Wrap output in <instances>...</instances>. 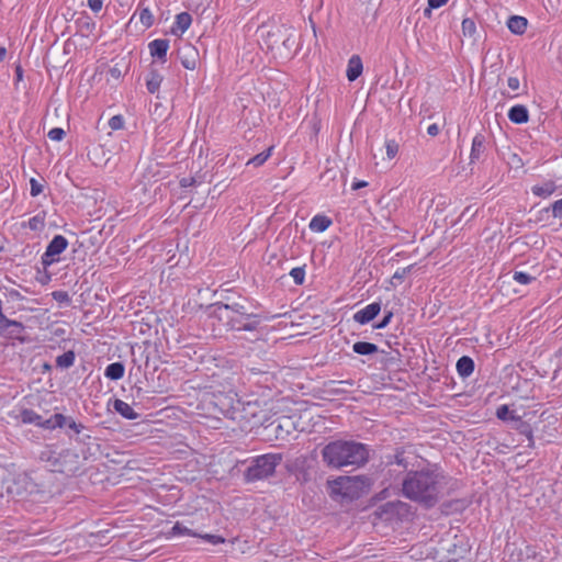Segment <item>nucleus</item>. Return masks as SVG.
Here are the masks:
<instances>
[{
	"instance_id": "f257e3e1",
	"label": "nucleus",
	"mask_w": 562,
	"mask_h": 562,
	"mask_svg": "<svg viewBox=\"0 0 562 562\" xmlns=\"http://www.w3.org/2000/svg\"><path fill=\"white\" fill-rule=\"evenodd\" d=\"M442 479V475L429 469L420 471L411 470L402 483L403 495L426 508H431L439 502Z\"/></svg>"
},
{
	"instance_id": "f03ea898",
	"label": "nucleus",
	"mask_w": 562,
	"mask_h": 562,
	"mask_svg": "<svg viewBox=\"0 0 562 562\" xmlns=\"http://www.w3.org/2000/svg\"><path fill=\"white\" fill-rule=\"evenodd\" d=\"M55 479L46 469L21 473L8 481L5 493L16 501L46 498L54 493Z\"/></svg>"
},
{
	"instance_id": "7ed1b4c3",
	"label": "nucleus",
	"mask_w": 562,
	"mask_h": 562,
	"mask_svg": "<svg viewBox=\"0 0 562 562\" xmlns=\"http://www.w3.org/2000/svg\"><path fill=\"white\" fill-rule=\"evenodd\" d=\"M321 454L329 469H359L368 463L370 449L368 445L356 440L337 439L325 445Z\"/></svg>"
},
{
	"instance_id": "20e7f679",
	"label": "nucleus",
	"mask_w": 562,
	"mask_h": 562,
	"mask_svg": "<svg viewBox=\"0 0 562 562\" xmlns=\"http://www.w3.org/2000/svg\"><path fill=\"white\" fill-rule=\"evenodd\" d=\"M257 33L260 43L274 58L289 59L295 45L294 30L285 24H262Z\"/></svg>"
},
{
	"instance_id": "39448f33",
	"label": "nucleus",
	"mask_w": 562,
	"mask_h": 562,
	"mask_svg": "<svg viewBox=\"0 0 562 562\" xmlns=\"http://www.w3.org/2000/svg\"><path fill=\"white\" fill-rule=\"evenodd\" d=\"M41 460L46 462L53 475L56 472L65 474L67 476H76L82 472L83 459L82 454L74 449H63L60 452H56L52 449H46L41 452Z\"/></svg>"
},
{
	"instance_id": "423d86ee",
	"label": "nucleus",
	"mask_w": 562,
	"mask_h": 562,
	"mask_svg": "<svg viewBox=\"0 0 562 562\" xmlns=\"http://www.w3.org/2000/svg\"><path fill=\"white\" fill-rule=\"evenodd\" d=\"M267 419V411L261 407L258 400L237 397L232 420L238 423L241 428L252 429L263 426Z\"/></svg>"
},
{
	"instance_id": "0eeeda50",
	"label": "nucleus",
	"mask_w": 562,
	"mask_h": 562,
	"mask_svg": "<svg viewBox=\"0 0 562 562\" xmlns=\"http://www.w3.org/2000/svg\"><path fill=\"white\" fill-rule=\"evenodd\" d=\"M281 461V453H266L256 457L244 472L245 482L252 483L272 476Z\"/></svg>"
},
{
	"instance_id": "6e6552de",
	"label": "nucleus",
	"mask_w": 562,
	"mask_h": 562,
	"mask_svg": "<svg viewBox=\"0 0 562 562\" xmlns=\"http://www.w3.org/2000/svg\"><path fill=\"white\" fill-rule=\"evenodd\" d=\"M362 483L360 476H338L335 480L328 481V490L331 497H342L353 499L359 496L360 484Z\"/></svg>"
},
{
	"instance_id": "1a4fd4ad",
	"label": "nucleus",
	"mask_w": 562,
	"mask_h": 562,
	"mask_svg": "<svg viewBox=\"0 0 562 562\" xmlns=\"http://www.w3.org/2000/svg\"><path fill=\"white\" fill-rule=\"evenodd\" d=\"M257 307L247 297L239 296L237 300H227V302H217L214 304L213 316L220 321L234 317L238 314H245Z\"/></svg>"
},
{
	"instance_id": "9d476101",
	"label": "nucleus",
	"mask_w": 562,
	"mask_h": 562,
	"mask_svg": "<svg viewBox=\"0 0 562 562\" xmlns=\"http://www.w3.org/2000/svg\"><path fill=\"white\" fill-rule=\"evenodd\" d=\"M265 319L256 310H251L245 314L223 319V322L228 330L257 331Z\"/></svg>"
},
{
	"instance_id": "9b49d317",
	"label": "nucleus",
	"mask_w": 562,
	"mask_h": 562,
	"mask_svg": "<svg viewBox=\"0 0 562 562\" xmlns=\"http://www.w3.org/2000/svg\"><path fill=\"white\" fill-rule=\"evenodd\" d=\"M237 397V394L233 391L212 393L207 404L213 407V414H221L232 419Z\"/></svg>"
},
{
	"instance_id": "f8f14e48",
	"label": "nucleus",
	"mask_w": 562,
	"mask_h": 562,
	"mask_svg": "<svg viewBox=\"0 0 562 562\" xmlns=\"http://www.w3.org/2000/svg\"><path fill=\"white\" fill-rule=\"evenodd\" d=\"M56 428L64 429L70 440H72L75 435H80L82 431L87 430L83 424L77 423L71 416H66L60 413H55L47 419L46 429L53 430Z\"/></svg>"
},
{
	"instance_id": "ddd939ff",
	"label": "nucleus",
	"mask_w": 562,
	"mask_h": 562,
	"mask_svg": "<svg viewBox=\"0 0 562 562\" xmlns=\"http://www.w3.org/2000/svg\"><path fill=\"white\" fill-rule=\"evenodd\" d=\"M68 246V240L63 235H56L48 243L45 252L42 255L41 262L43 267L46 269L55 262H58L59 256L63 251L66 250Z\"/></svg>"
},
{
	"instance_id": "4468645a",
	"label": "nucleus",
	"mask_w": 562,
	"mask_h": 562,
	"mask_svg": "<svg viewBox=\"0 0 562 562\" xmlns=\"http://www.w3.org/2000/svg\"><path fill=\"white\" fill-rule=\"evenodd\" d=\"M314 459L307 456L296 457L288 467L289 471L295 475L296 480L301 483H306L312 480Z\"/></svg>"
},
{
	"instance_id": "2eb2a0df",
	"label": "nucleus",
	"mask_w": 562,
	"mask_h": 562,
	"mask_svg": "<svg viewBox=\"0 0 562 562\" xmlns=\"http://www.w3.org/2000/svg\"><path fill=\"white\" fill-rule=\"evenodd\" d=\"M415 459V456L413 452L407 451L405 448L400 447L394 450V453L386 454L384 463L387 467L391 465H398L403 468L404 471L408 469L409 465H412V460Z\"/></svg>"
},
{
	"instance_id": "dca6fc26",
	"label": "nucleus",
	"mask_w": 562,
	"mask_h": 562,
	"mask_svg": "<svg viewBox=\"0 0 562 562\" xmlns=\"http://www.w3.org/2000/svg\"><path fill=\"white\" fill-rule=\"evenodd\" d=\"M381 312V303L373 302L356 312L352 316L353 321L360 325H366L373 321Z\"/></svg>"
},
{
	"instance_id": "f3484780",
	"label": "nucleus",
	"mask_w": 562,
	"mask_h": 562,
	"mask_svg": "<svg viewBox=\"0 0 562 562\" xmlns=\"http://www.w3.org/2000/svg\"><path fill=\"white\" fill-rule=\"evenodd\" d=\"M486 156V137L479 133L472 139L470 165L482 161Z\"/></svg>"
},
{
	"instance_id": "a211bd4d",
	"label": "nucleus",
	"mask_w": 562,
	"mask_h": 562,
	"mask_svg": "<svg viewBox=\"0 0 562 562\" xmlns=\"http://www.w3.org/2000/svg\"><path fill=\"white\" fill-rule=\"evenodd\" d=\"M512 428L517 430L520 435L525 436L528 440L527 447L535 448L533 430L529 423L524 420L520 416L515 414L510 415Z\"/></svg>"
},
{
	"instance_id": "6ab92c4d",
	"label": "nucleus",
	"mask_w": 562,
	"mask_h": 562,
	"mask_svg": "<svg viewBox=\"0 0 562 562\" xmlns=\"http://www.w3.org/2000/svg\"><path fill=\"white\" fill-rule=\"evenodd\" d=\"M75 442L78 445H82L86 448L81 450L82 459L88 460L90 457L94 456L100 450V445L94 442L91 435L81 432L80 435H75L72 438Z\"/></svg>"
},
{
	"instance_id": "aec40b11",
	"label": "nucleus",
	"mask_w": 562,
	"mask_h": 562,
	"mask_svg": "<svg viewBox=\"0 0 562 562\" xmlns=\"http://www.w3.org/2000/svg\"><path fill=\"white\" fill-rule=\"evenodd\" d=\"M150 55L162 63L166 61L167 52L169 49V40L157 38L148 44Z\"/></svg>"
},
{
	"instance_id": "412c9836",
	"label": "nucleus",
	"mask_w": 562,
	"mask_h": 562,
	"mask_svg": "<svg viewBox=\"0 0 562 562\" xmlns=\"http://www.w3.org/2000/svg\"><path fill=\"white\" fill-rule=\"evenodd\" d=\"M20 419L23 424H34L41 428L46 429L47 419H43V417L30 408H23L20 412Z\"/></svg>"
},
{
	"instance_id": "4be33fe9",
	"label": "nucleus",
	"mask_w": 562,
	"mask_h": 562,
	"mask_svg": "<svg viewBox=\"0 0 562 562\" xmlns=\"http://www.w3.org/2000/svg\"><path fill=\"white\" fill-rule=\"evenodd\" d=\"M508 119L515 124H525L529 120L528 109L522 104H516L508 111Z\"/></svg>"
},
{
	"instance_id": "5701e85b",
	"label": "nucleus",
	"mask_w": 562,
	"mask_h": 562,
	"mask_svg": "<svg viewBox=\"0 0 562 562\" xmlns=\"http://www.w3.org/2000/svg\"><path fill=\"white\" fill-rule=\"evenodd\" d=\"M448 553L447 562H458L468 552L467 546L462 541L453 542L445 548Z\"/></svg>"
},
{
	"instance_id": "b1692460",
	"label": "nucleus",
	"mask_w": 562,
	"mask_h": 562,
	"mask_svg": "<svg viewBox=\"0 0 562 562\" xmlns=\"http://www.w3.org/2000/svg\"><path fill=\"white\" fill-rule=\"evenodd\" d=\"M516 562H542V558L538 553L536 547L525 546L519 549Z\"/></svg>"
},
{
	"instance_id": "393cba45",
	"label": "nucleus",
	"mask_w": 562,
	"mask_h": 562,
	"mask_svg": "<svg viewBox=\"0 0 562 562\" xmlns=\"http://www.w3.org/2000/svg\"><path fill=\"white\" fill-rule=\"evenodd\" d=\"M363 66L362 60L358 55H352L348 61L347 78L349 81L357 80L362 74Z\"/></svg>"
},
{
	"instance_id": "a878e982",
	"label": "nucleus",
	"mask_w": 562,
	"mask_h": 562,
	"mask_svg": "<svg viewBox=\"0 0 562 562\" xmlns=\"http://www.w3.org/2000/svg\"><path fill=\"white\" fill-rule=\"evenodd\" d=\"M527 25H528L527 19L524 16H520V15H512L507 20L508 30L516 35L524 34L526 32Z\"/></svg>"
},
{
	"instance_id": "bb28decb",
	"label": "nucleus",
	"mask_w": 562,
	"mask_h": 562,
	"mask_svg": "<svg viewBox=\"0 0 562 562\" xmlns=\"http://www.w3.org/2000/svg\"><path fill=\"white\" fill-rule=\"evenodd\" d=\"M113 408L116 413L126 419L134 420L139 417V414L136 413L130 404L122 400H115L113 403Z\"/></svg>"
},
{
	"instance_id": "cd10ccee",
	"label": "nucleus",
	"mask_w": 562,
	"mask_h": 562,
	"mask_svg": "<svg viewBox=\"0 0 562 562\" xmlns=\"http://www.w3.org/2000/svg\"><path fill=\"white\" fill-rule=\"evenodd\" d=\"M457 371L461 378L470 376L474 371V361L469 356H462L457 361Z\"/></svg>"
},
{
	"instance_id": "c85d7f7f",
	"label": "nucleus",
	"mask_w": 562,
	"mask_h": 562,
	"mask_svg": "<svg viewBox=\"0 0 562 562\" xmlns=\"http://www.w3.org/2000/svg\"><path fill=\"white\" fill-rule=\"evenodd\" d=\"M331 225V220L326 215H315L310 222V229L316 233L325 232Z\"/></svg>"
},
{
	"instance_id": "c756f323",
	"label": "nucleus",
	"mask_w": 562,
	"mask_h": 562,
	"mask_svg": "<svg viewBox=\"0 0 562 562\" xmlns=\"http://www.w3.org/2000/svg\"><path fill=\"white\" fill-rule=\"evenodd\" d=\"M352 351L361 356H371L379 351V347L373 342L357 341L352 345Z\"/></svg>"
},
{
	"instance_id": "7c9ffc66",
	"label": "nucleus",
	"mask_w": 562,
	"mask_h": 562,
	"mask_svg": "<svg viewBox=\"0 0 562 562\" xmlns=\"http://www.w3.org/2000/svg\"><path fill=\"white\" fill-rule=\"evenodd\" d=\"M125 372V367L122 362H113L110 363L104 371L105 378L116 381L123 378Z\"/></svg>"
},
{
	"instance_id": "2f4dec72",
	"label": "nucleus",
	"mask_w": 562,
	"mask_h": 562,
	"mask_svg": "<svg viewBox=\"0 0 562 562\" xmlns=\"http://www.w3.org/2000/svg\"><path fill=\"white\" fill-rule=\"evenodd\" d=\"M162 81V76L156 69H150L146 78V87L149 93H155L159 90Z\"/></svg>"
},
{
	"instance_id": "473e14b6",
	"label": "nucleus",
	"mask_w": 562,
	"mask_h": 562,
	"mask_svg": "<svg viewBox=\"0 0 562 562\" xmlns=\"http://www.w3.org/2000/svg\"><path fill=\"white\" fill-rule=\"evenodd\" d=\"M557 190V186L553 181H548L543 186H533L531 191L535 195L540 198H548L553 194Z\"/></svg>"
},
{
	"instance_id": "72a5a7b5",
	"label": "nucleus",
	"mask_w": 562,
	"mask_h": 562,
	"mask_svg": "<svg viewBox=\"0 0 562 562\" xmlns=\"http://www.w3.org/2000/svg\"><path fill=\"white\" fill-rule=\"evenodd\" d=\"M192 18L188 12H181L177 14L175 25L176 27L172 29V32L176 33V29L179 30L181 33H184L191 25Z\"/></svg>"
},
{
	"instance_id": "f704fd0d",
	"label": "nucleus",
	"mask_w": 562,
	"mask_h": 562,
	"mask_svg": "<svg viewBox=\"0 0 562 562\" xmlns=\"http://www.w3.org/2000/svg\"><path fill=\"white\" fill-rule=\"evenodd\" d=\"M76 355L72 350H68L56 358V366L60 369H68L74 366Z\"/></svg>"
},
{
	"instance_id": "c9c22d12",
	"label": "nucleus",
	"mask_w": 562,
	"mask_h": 562,
	"mask_svg": "<svg viewBox=\"0 0 562 562\" xmlns=\"http://www.w3.org/2000/svg\"><path fill=\"white\" fill-rule=\"evenodd\" d=\"M272 150H273V147L271 146V147L267 148L266 150L257 154L256 156H254L252 158H250L247 161V166H250V165L254 167L262 166L268 160V158L271 156Z\"/></svg>"
},
{
	"instance_id": "e433bc0d",
	"label": "nucleus",
	"mask_w": 562,
	"mask_h": 562,
	"mask_svg": "<svg viewBox=\"0 0 562 562\" xmlns=\"http://www.w3.org/2000/svg\"><path fill=\"white\" fill-rule=\"evenodd\" d=\"M25 226L31 231L41 232L45 227V215L37 214L31 217Z\"/></svg>"
},
{
	"instance_id": "4c0bfd02",
	"label": "nucleus",
	"mask_w": 562,
	"mask_h": 562,
	"mask_svg": "<svg viewBox=\"0 0 562 562\" xmlns=\"http://www.w3.org/2000/svg\"><path fill=\"white\" fill-rule=\"evenodd\" d=\"M172 536H190V537H198L199 533L192 531L188 527H186L182 522L177 521L173 527L171 528Z\"/></svg>"
},
{
	"instance_id": "58836bf2",
	"label": "nucleus",
	"mask_w": 562,
	"mask_h": 562,
	"mask_svg": "<svg viewBox=\"0 0 562 562\" xmlns=\"http://www.w3.org/2000/svg\"><path fill=\"white\" fill-rule=\"evenodd\" d=\"M475 33H476L475 22L470 18L463 19V21H462L463 36L472 38L475 35Z\"/></svg>"
},
{
	"instance_id": "ea45409f",
	"label": "nucleus",
	"mask_w": 562,
	"mask_h": 562,
	"mask_svg": "<svg viewBox=\"0 0 562 562\" xmlns=\"http://www.w3.org/2000/svg\"><path fill=\"white\" fill-rule=\"evenodd\" d=\"M289 274L296 285H302L305 281V266L291 269Z\"/></svg>"
},
{
	"instance_id": "a19ab883",
	"label": "nucleus",
	"mask_w": 562,
	"mask_h": 562,
	"mask_svg": "<svg viewBox=\"0 0 562 562\" xmlns=\"http://www.w3.org/2000/svg\"><path fill=\"white\" fill-rule=\"evenodd\" d=\"M513 279L520 284H529L536 280L535 277L530 276L527 272H522V271H515L513 274Z\"/></svg>"
},
{
	"instance_id": "79ce46f5",
	"label": "nucleus",
	"mask_w": 562,
	"mask_h": 562,
	"mask_svg": "<svg viewBox=\"0 0 562 562\" xmlns=\"http://www.w3.org/2000/svg\"><path fill=\"white\" fill-rule=\"evenodd\" d=\"M139 20L145 27H150L154 24V15L148 8L140 11Z\"/></svg>"
},
{
	"instance_id": "37998d69",
	"label": "nucleus",
	"mask_w": 562,
	"mask_h": 562,
	"mask_svg": "<svg viewBox=\"0 0 562 562\" xmlns=\"http://www.w3.org/2000/svg\"><path fill=\"white\" fill-rule=\"evenodd\" d=\"M515 414L507 405H501L496 411V417L503 422H510V415Z\"/></svg>"
},
{
	"instance_id": "c03bdc74",
	"label": "nucleus",
	"mask_w": 562,
	"mask_h": 562,
	"mask_svg": "<svg viewBox=\"0 0 562 562\" xmlns=\"http://www.w3.org/2000/svg\"><path fill=\"white\" fill-rule=\"evenodd\" d=\"M552 211L553 217L562 218V199L554 201L550 207L544 209V212Z\"/></svg>"
},
{
	"instance_id": "a18cd8bd",
	"label": "nucleus",
	"mask_w": 562,
	"mask_h": 562,
	"mask_svg": "<svg viewBox=\"0 0 562 562\" xmlns=\"http://www.w3.org/2000/svg\"><path fill=\"white\" fill-rule=\"evenodd\" d=\"M393 316H394V314L392 311H385L383 318L379 323L374 324L373 328H375V329L385 328L391 323Z\"/></svg>"
},
{
	"instance_id": "49530a36",
	"label": "nucleus",
	"mask_w": 562,
	"mask_h": 562,
	"mask_svg": "<svg viewBox=\"0 0 562 562\" xmlns=\"http://www.w3.org/2000/svg\"><path fill=\"white\" fill-rule=\"evenodd\" d=\"M413 268L414 265L397 269L393 274L392 279L397 280L401 283L405 279V277L413 270Z\"/></svg>"
},
{
	"instance_id": "de8ad7c7",
	"label": "nucleus",
	"mask_w": 562,
	"mask_h": 562,
	"mask_svg": "<svg viewBox=\"0 0 562 562\" xmlns=\"http://www.w3.org/2000/svg\"><path fill=\"white\" fill-rule=\"evenodd\" d=\"M109 126L111 127V130L113 131H117V130H121L123 128L124 126V119L122 115H114L112 116L110 120H109Z\"/></svg>"
},
{
	"instance_id": "09e8293b",
	"label": "nucleus",
	"mask_w": 562,
	"mask_h": 562,
	"mask_svg": "<svg viewBox=\"0 0 562 562\" xmlns=\"http://www.w3.org/2000/svg\"><path fill=\"white\" fill-rule=\"evenodd\" d=\"M386 155L390 159L394 158L398 151V144L395 140H387L385 143Z\"/></svg>"
},
{
	"instance_id": "8fccbe9b",
	"label": "nucleus",
	"mask_w": 562,
	"mask_h": 562,
	"mask_svg": "<svg viewBox=\"0 0 562 562\" xmlns=\"http://www.w3.org/2000/svg\"><path fill=\"white\" fill-rule=\"evenodd\" d=\"M198 537L204 539L205 541H207L212 544H220V543L225 542V539L218 535L205 533V535H199Z\"/></svg>"
},
{
	"instance_id": "3c124183",
	"label": "nucleus",
	"mask_w": 562,
	"mask_h": 562,
	"mask_svg": "<svg viewBox=\"0 0 562 562\" xmlns=\"http://www.w3.org/2000/svg\"><path fill=\"white\" fill-rule=\"evenodd\" d=\"M49 139L60 142L65 137V131L60 127H54L48 132Z\"/></svg>"
},
{
	"instance_id": "603ef678",
	"label": "nucleus",
	"mask_w": 562,
	"mask_h": 562,
	"mask_svg": "<svg viewBox=\"0 0 562 562\" xmlns=\"http://www.w3.org/2000/svg\"><path fill=\"white\" fill-rule=\"evenodd\" d=\"M30 186H31L30 193L32 196H37L43 192V184L41 182H38L35 178H31Z\"/></svg>"
},
{
	"instance_id": "864d4df0",
	"label": "nucleus",
	"mask_w": 562,
	"mask_h": 562,
	"mask_svg": "<svg viewBox=\"0 0 562 562\" xmlns=\"http://www.w3.org/2000/svg\"><path fill=\"white\" fill-rule=\"evenodd\" d=\"M53 297L59 303L70 302V297L66 291H55L53 292Z\"/></svg>"
},
{
	"instance_id": "5fc2aeb1",
	"label": "nucleus",
	"mask_w": 562,
	"mask_h": 562,
	"mask_svg": "<svg viewBox=\"0 0 562 562\" xmlns=\"http://www.w3.org/2000/svg\"><path fill=\"white\" fill-rule=\"evenodd\" d=\"M103 0H88V7L93 12H99L102 9Z\"/></svg>"
},
{
	"instance_id": "6e6d98bb",
	"label": "nucleus",
	"mask_w": 562,
	"mask_h": 562,
	"mask_svg": "<svg viewBox=\"0 0 562 562\" xmlns=\"http://www.w3.org/2000/svg\"><path fill=\"white\" fill-rule=\"evenodd\" d=\"M179 183H180L181 188H188V187L198 184V181L195 178L190 177V178H182Z\"/></svg>"
},
{
	"instance_id": "4d7b16f0",
	"label": "nucleus",
	"mask_w": 562,
	"mask_h": 562,
	"mask_svg": "<svg viewBox=\"0 0 562 562\" xmlns=\"http://www.w3.org/2000/svg\"><path fill=\"white\" fill-rule=\"evenodd\" d=\"M509 164L514 168H521L524 166L522 159L517 154L512 155Z\"/></svg>"
},
{
	"instance_id": "13d9d810",
	"label": "nucleus",
	"mask_w": 562,
	"mask_h": 562,
	"mask_svg": "<svg viewBox=\"0 0 562 562\" xmlns=\"http://www.w3.org/2000/svg\"><path fill=\"white\" fill-rule=\"evenodd\" d=\"M507 85L512 90H518L520 87V82L517 77H509L507 80Z\"/></svg>"
},
{
	"instance_id": "bf43d9fd",
	"label": "nucleus",
	"mask_w": 562,
	"mask_h": 562,
	"mask_svg": "<svg viewBox=\"0 0 562 562\" xmlns=\"http://www.w3.org/2000/svg\"><path fill=\"white\" fill-rule=\"evenodd\" d=\"M440 132V127L438 126V124L434 123V124H430L428 127H427V134L429 136H437Z\"/></svg>"
},
{
	"instance_id": "052dcab7",
	"label": "nucleus",
	"mask_w": 562,
	"mask_h": 562,
	"mask_svg": "<svg viewBox=\"0 0 562 562\" xmlns=\"http://www.w3.org/2000/svg\"><path fill=\"white\" fill-rule=\"evenodd\" d=\"M181 64L186 69H189V70H193L196 65L195 59H189V58L182 59Z\"/></svg>"
},
{
	"instance_id": "680f3d73",
	"label": "nucleus",
	"mask_w": 562,
	"mask_h": 562,
	"mask_svg": "<svg viewBox=\"0 0 562 562\" xmlns=\"http://www.w3.org/2000/svg\"><path fill=\"white\" fill-rule=\"evenodd\" d=\"M448 2V0H428V4L430 8H440L445 5Z\"/></svg>"
},
{
	"instance_id": "e2e57ef3",
	"label": "nucleus",
	"mask_w": 562,
	"mask_h": 562,
	"mask_svg": "<svg viewBox=\"0 0 562 562\" xmlns=\"http://www.w3.org/2000/svg\"><path fill=\"white\" fill-rule=\"evenodd\" d=\"M109 74L113 79H119L122 75L121 70L117 67L110 68Z\"/></svg>"
},
{
	"instance_id": "0e129e2a",
	"label": "nucleus",
	"mask_w": 562,
	"mask_h": 562,
	"mask_svg": "<svg viewBox=\"0 0 562 562\" xmlns=\"http://www.w3.org/2000/svg\"><path fill=\"white\" fill-rule=\"evenodd\" d=\"M368 186V182L367 181H363V180H359V181H355L351 186V189L352 190H359L361 188H364Z\"/></svg>"
},
{
	"instance_id": "69168bd1",
	"label": "nucleus",
	"mask_w": 562,
	"mask_h": 562,
	"mask_svg": "<svg viewBox=\"0 0 562 562\" xmlns=\"http://www.w3.org/2000/svg\"><path fill=\"white\" fill-rule=\"evenodd\" d=\"M15 75H16L18 81H21L23 79V69H22L21 65H16Z\"/></svg>"
},
{
	"instance_id": "338daca9",
	"label": "nucleus",
	"mask_w": 562,
	"mask_h": 562,
	"mask_svg": "<svg viewBox=\"0 0 562 562\" xmlns=\"http://www.w3.org/2000/svg\"><path fill=\"white\" fill-rule=\"evenodd\" d=\"M7 56V49L3 46H0V61H2Z\"/></svg>"
},
{
	"instance_id": "774afa93",
	"label": "nucleus",
	"mask_w": 562,
	"mask_h": 562,
	"mask_svg": "<svg viewBox=\"0 0 562 562\" xmlns=\"http://www.w3.org/2000/svg\"><path fill=\"white\" fill-rule=\"evenodd\" d=\"M9 294H10V296H11V297H16V299L21 297L20 292H19V291H16V290H11V291L9 292Z\"/></svg>"
}]
</instances>
